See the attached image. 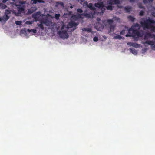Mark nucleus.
Listing matches in <instances>:
<instances>
[{"label":"nucleus","instance_id":"f257e3e1","mask_svg":"<svg viewBox=\"0 0 155 155\" xmlns=\"http://www.w3.org/2000/svg\"><path fill=\"white\" fill-rule=\"evenodd\" d=\"M153 23H155V21L151 19H147L144 22L141 23L144 29H150L152 31L155 32V25H152L151 24Z\"/></svg>","mask_w":155,"mask_h":155},{"label":"nucleus","instance_id":"f03ea898","mask_svg":"<svg viewBox=\"0 0 155 155\" xmlns=\"http://www.w3.org/2000/svg\"><path fill=\"white\" fill-rule=\"evenodd\" d=\"M143 35V31H139L137 29H135L134 27H131L128 30V33L125 35L126 37H135L137 36L139 37H142Z\"/></svg>","mask_w":155,"mask_h":155},{"label":"nucleus","instance_id":"7ed1b4c3","mask_svg":"<svg viewBox=\"0 0 155 155\" xmlns=\"http://www.w3.org/2000/svg\"><path fill=\"white\" fill-rule=\"evenodd\" d=\"M11 4L14 5L15 6H17V9L18 11L17 14H20L24 12L25 7V6L17 5L14 2H12Z\"/></svg>","mask_w":155,"mask_h":155},{"label":"nucleus","instance_id":"20e7f679","mask_svg":"<svg viewBox=\"0 0 155 155\" xmlns=\"http://www.w3.org/2000/svg\"><path fill=\"white\" fill-rule=\"evenodd\" d=\"M58 34L60 37L62 39H67L68 38L69 35L67 32V30L59 31Z\"/></svg>","mask_w":155,"mask_h":155},{"label":"nucleus","instance_id":"39448f33","mask_svg":"<svg viewBox=\"0 0 155 155\" xmlns=\"http://www.w3.org/2000/svg\"><path fill=\"white\" fill-rule=\"evenodd\" d=\"M95 14V12L90 11L88 13H84L82 14L83 16H85L87 18H93L94 15Z\"/></svg>","mask_w":155,"mask_h":155},{"label":"nucleus","instance_id":"423d86ee","mask_svg":"<svg viewBox=\"0 0 155 155\" xmlns=\"http://www.w3.org/2000/svg\"><path fill=\"white\" fill-rule=\"evenodd\" d=\"M142 43L143 44H147L149 45H150L152 46V48H153V47L154 45H154L155 42L153 41H147L145 42H143Z\"/></svg>","mask_w":155,"mask_h":155},{"label":"nucleus","instance_id":"0eeeda50","mask_svg":"<svg viewBox=\"0 0 155 155\" xmlns=\"http://www.w3.org/2000/svg\"><path fill=\"white\" fill-rule=\"evenodd\" d=\"M127 44L130 46H131L135 48L138 47L140 45H139L137 43H134L131 42H128L127 43Z\"/></svg>","mask_w":155,"mask_h":155},{"label":"nucleus","instance_id":"6e6552de","mask_svg":"<svg viewBox=\"0 0 155 155\" xmlns=\"http://www.w3.org/2000/svg\"><path fill=\"white\" fill-rule=\"evenodd\" d=\"M103 2H100L94 4L95 7L97 8H100L103 5Z\"/></svg>","mask_w":155,"mask_h":155},{"label":"nucleus","instance_id":"1a4fd4ad","mask_svg":"<svg viewBox=\"0 0 155 155\" xmlns=\"http://www.w3.org/2000/svg\"><path fill=\"white\" fill-rule=\"evenodd\" d=\"M96 27L97 28V29L98 30H100L103 28L104 26L98 22V23L97 24V26Z\"/></svg>","mask_w":155,"mask_h":155},{"label":"nucleus","instance_id":"9d476101","mask_svg":"<svg viewBox=\"0 0 155 155\" xmlns=\"http://www.w3.org/2000/svg\"><path fill=\"white\" fill-rule=\"evenodd\" d=\"M124 9L126 12H130L132 9V7L130 6H126L124 7Z\"/></svg>","mask_w":155,"mask_h":155},{"label":"nucleus","instance_id":"9b49d317","mask_svg":"<svg viewBox=\"0 0 155 155\" xmlns=\"http://www.w3.org/2000/svg\"><path fill=\"white\" fill-rule=\"evenodd\" d=\"M42 23L45 24L46 23V21H42L41 22V24H39L38 26L42 30H44V27Z\"/></svg>","mask_w":155,"mask_h":155},{"label":"nucleus","instance_id":"f8f14e48","mask_svg":"<svg viewBox=\"0 0 155 155\" xmlns=\"http://www.w3.org/2000/svg\"><path fill=\"white\" fill-rule=\"evenodd\" d=\"M130 52L132 53L133 54L135 55L137 54V51L134 48H130Z\"/></svg>","mask_w":155,"mask_h":155},{"label":"nucleus","instance_id":"ddd939ff","mask_svg":"<svg viewBox=\"0 0 155 155\" xmlns=\"http://www.w3.org/2000/svg\"><path fill=\"white\" fill-rule=\"evenodd\" d=\"M69 25L71 27H76L78 25V24L74 21H72L70 22L69 24Z\"/></svg>","mask_w":155,"mask_h":155},{"label":"nucleus","instance_id":"4468645a","mask_svg":"<svg viewBox=\"0 0 155 155\" xmlns=\"http://www.w3.org/2000/svg\"><path fill=\"white\" fill-rule=\"evenodd\" d=\"M2 18L3 20L5 21L9 19V15H5L3 16Z\"/></svg>","mask_w":155,"mask_h":155},{"label":"nucleus","instance_id":"2eb2a0df","mask_svg":"<svg viewBox=\"0 0 155 155\" xmlns=\"http://www.w3.org/2000/svg\"><path fill=\"white\" fill-rule=\"evenodd\" d=\"M124 39V38L123 37L119 35H117L115 36H114V39H118L119 40H121V39Z\"/></svg>","mask_w":155,"mask_h":155},{"label":"nucleus","instance_id":"dca6fc26","mask_svg":"<svg viewBox=\"0 0 155 155\" xmlns=\"http://www.w3.org/2000/svg\"><path fill=\"white\" fill-rule=\"evenodd\" d=\"M88 7L91 10H94L95 9V8L93 6V5L92 3H90L88 4Z\"/></svg>","mask_w":155,"mask_h":155},{"label":"nucleus","instance_id":"f3484780","mask_svg":"<svg viewBox=\"0 0 155 155\" xmlns=\"http://www.w3.org/2000/svg\"><path fill=\"white\" fill-rule=\"evenodd\" d=\"M106 6L104 5V4L103 5V6H102L101 8L100 9L101 10V13H104L105 11V10Z\"/></svg>","mask_w":155,"mask_h":155},{"label":"nucleus","instance_id":"a211bd4d","mask_svg":"<svg viewBox=\"0 0 155 155\" xmlns=\"http://www.w3.org/2000/svg\"><path fill=\"white\" fill-rule=\"evenodd\" d=\"M115 26L114 25H110V31H114V28H115Z\"/></svg>","mask_w":155,"mask_h":155},{"label":"nucleus","instance_id":"6ab92c4d","mask_svg":"<svg viewBox=\"0 0 155 155\" xmlns=\"http://www.w3.org/2000/svg\"><path fill=\"white\" fill-rule=\"evenodd\" d=\"M128 19L131 21L132 22H134L135 20V18L131 16H129L127 17Z\"/></svg>","mask_w":155,"mask_h":155},{"label":"nucleus","instance_id":"aec40b11","mask_svg":"<svg viewBox=\"0 0 155 155\" xmlns=\"http://www.w3.org/2000/svg\"><path fill=\"white\" fill-rule=\"evenodd\" d=\"M33 3L36 4L37 2H38L39 3H44V2L43 0H33Z\"/></svg>","mask_w":155,"mask_h":155},{"label":"nucleus","instance_id":"412c9836","mask_svg":"<svg viewBox=\"0 0 155 155\" xmlns=\"http://www.w3.org/2000/svg\"><path fill=\"white\" fill-rule=\"evenodd\" d=\"M107 23L110 25H112V24L114 22V21L113 19H107Z\"/></svg>","mask_w":155,"mask_h":155},{"label":"nucleus","instance_id":"4be33fe9","mask_svg":"<svg viewBox=\"0 0 155 155\" xmlns=\"http://www.w3.org/2000/svg\"><path fill=\"white\" fill-rule=\"evenodd\" d=\"M82 30L83 31H86L90 32L92 30L90 28H84L82 29Z\"/></svg>","mask_w":155,"mask_h":155},{"label":"nucleus","instance_id":"5701e85b","mask_svg":"<svg viewBox=\"0 0 155 155\" xmlns=\"http://www.w3.org/2000/svg\"><path fill=\"white\" fill-rule=\"evenodd\" d=\"M27 31L29 32H33L34 33H36L37 32V30L34 29H28Z\"/></svg>","mask_w":155,"mask_h":155},{"label":"nucleus","instance_id":"b1692460","mask_svg":"<svg viewBox=\"0 0 155 155\" xmlns=\"http://www.w3.org/2000/svg\"><path fill=\"white\" fill-rule=\"evenodd\" d=\"M36 8H35L34 10V8H32L29 9H28V12L30 13H32L34 11H35L36 10Z\"/></svg>","mask_w":155,"mask_h":155},{"label":"nucleus","instance_id":"393cba45","mask_svg":"<svg viewBox=\"0 0 155 155\" xmlns=\"http://www.w3.org/2000/svg\"><path fill=\"white\" fill-rule=\"evenodd\" d=\"M113 7L112 5H108L107 6H106V8L107 10H112L113 9Z\"/></svg>","mask_w":155,"mask_h":155},{"label":"nucleus","instance_id":"a878e982","mask_svg":"<svg viewBox=\"0 0 155 155\" xmlns=\"http://www.w3.org/2000/svg\"><path fill=\"white\" fill-rule=\"evenodd\" d=\"M114 5L118 4L120 3L119 0H113Z\"/></svg>","mask_w":155,"mask_h":155},{"label":"nucleus","instance_id":"bb28decb","mask_svg":"<svg viewBox=\"0 0 155 155\" xmlns=\"http://www.w3.org/2000/svg\"><path fill=\"white\" fill-rule=\"evenodd\" d=\"M25 3H26V1L20 0L19 2V4L18 5H23L25 4Z\"/></svg>","mask_w":155,"mask_h":155},{"label":"nucleus","instance_id":"cd10ccee","mask_svg":"<svg viewBox=\"0 0 155 155\" xmlns=\"http://www.w3.org/2000/svg\"><path fill=\"white\" fill-rule=\"evenodd\" d=\"M113 21H118L120 20V19L118 17L114 16L113 17Z\"/></svg>","mask_w":155,"mask_h":155},{"label":"nucleus","instance_id":"c85d7f7f","mask_svg":"<svg viewBox=\"0 0 155 155\" xmlns=\"http://www.w3.org/2000/svg\"><path fill=\"white\" fill-rule=\"evenodd\" d=\"M107 3L110 5H114L113 0H109L107 1Z\"/></svg>","mask_w":155,"mask_h":155},{"label":"nucleus","instance_id":"c756f323","mask_svg":"<svg viewBox=\"0 0 155 155\" xmlns=\"http://www.w3.org/2000/svg\"><path fill=\"white\" fill-rule=\"evenodd\" d=\"M60 16V15L59 14H57L55 15V18L57 20L59 19V17Z\"/></svg>","mask_w":155,"mask_h":155},{"label":"nucleus","instance_id":"7c9ffc66","mask_svg":"<svg viewBox=\"0 0 155 155\" xmlns=\"http://www.w3.org/2000/svg\"><path fill=\"white\" fill-rule=\"evenodd\" d=\"M11 13V11L10 10H7L6 11V12L5 13V15H9Z\"/></svg>","mask_w":155,"mask_h":155},{"label":"nucleus","instance_id":"2f4dec72","mask_svg":"<svg viewBox=\"0 0 155 155\" xmlns=\"http://www.w3.org/2000/svg\"><path fill=\"white\" fill-rule=\"evenodd\" d=\"M77 16V19H79V18H83L82 17V16H83L82 15V14H78L76 15Z\"/></svg>","mask_w":155,"mask_h":155},{"label":"nucleus","instance_id":"473e14b6","mask_svg":"<svg viewBox=\"0 0 155 155\" xmlns=\"http://www.w3.org/2000/svg\"><path fill=\"white\" fill-rule=\"evenodd\" d=\"M144 13V12L143 11L141 10L139 12V15L140 16H143V15Z\"/></svg>","mask_w":155,"mask_h":155},{"label":"nucleus","instance_id":"72a5a7b5","mask_svg":"<svg viewBox=\"0 0 155 155\" xmlns=\"http://www.w3.org/2000/svg\"><path fill=\"white\" fill-rule=\"evenodd\" d=\"M22 22L21 21H15V24L17 25H21Z\"/></svg>","mask_w":155,"mask_h":155},{"label":"nucleus","instance_id":"f704fd0d","mask_svg":"<svg viewBox=\"0 0 155 155\" xmlns=\"http://www.w3.org/2000/svg\"><path fill=\"white\" fill-rule=\"evenodd\" d=\"M93 40L95 42H97L98 40V38L97 37H95L93 38Z\"/></svg>","mask_w":155,"mask_h":155},{"label":"nucleus","instance_id":"c9c22d12","mask_svg":"<svg viewBox=\"0 0 155 155\" xmlns=\"http://www.w3.org/2000/svg\"><path fill=\"white\" fill-rule=\"evenodd\" d=\"M77 16L76 15H75L73 16L71 18L73 19H74L75 20H77L78 19H77Z\"/></svg>","mask_w":155,"mask_h":155},{"label":"nucleus","instance_id":"e433bc0d","mask_svg":"<svg viewBox=\"0 0 155 155\" xmlns=\"http://www.w3.org/2000/svg\"><path fill=\"white\" fill-rule=\"evenodd\" d=\"M56 3L60 4L61 6H64V3L63 2H56Z\"/></svg>","mask_w":155,"mask_h":155},{"label":"nucleus","instance_id":"4c0bfd02","mask_svg":"<svg viewBox=\"0 0 155 155\" xmlns=\"http://www.w3.org/2000/svg\"><path fill=\"white\" fill-rule=\"evenodd\" d=\"M77 11L78 12L80 13H82L83 12L82 10L80 8L77 9Z\"/></svg>","mask_w":155,"mask_h":155},{"label":"nucleus","instance_id":"58836bf2","mask_svg":"<svg viewBox=\"0 0 155 155\" xmlns=\"http://www.w3.org/2000/svg\"><path fill=\"white\" fill-rule=\"evenodd\" d=\"M125 30H122L120 32V34L121 35H123L125 33Z\"/></svg>","mask_w":155,"mask_h":155},{"label":"nucleus","instance_id":"ea45409f","mask_svg":"<svg viewBox=\"0 0 155 155\" xmlns=\"http://www.w3.org/2000/svg\"><path fill=\"white\" fill-rule=\"evenodd\" d=\"M139 27V28H140L139 25L138 23H136V24L134 26H132V27H134H134Z\"/></svg>","mask_w":155,"mask_h":155},{"label":"nucleus","instance_id":"a19ab883","mask_svg":"<svg viewBox=\"0 0 155 155\" xmlns=\"http://www.w3.org/2000/svg\"><path fill=\"white\" fill-rule=\"evenodd\" d=\"M88 5V4L87 2H84V6H86L87 7Z\"/></svg>","mask_w":155,"mask_h":155},{"label":"nucleus","instance_id":"79ce46f5","mask_svg":"<svg viewBox=\"0 0 155 155\" xmlns=\"http://www.w3.org/2000/svg\"><path fill=\"white\" fill-rule=\"evenodd\" d=\"M143 2L145 4H147L148 2V0H143Z\"/></svg>","mask_w":155,"mask_h":155},{"label":"nucleus","instance_id":"37998d69","mask_svg":"<svg viewBox=\"0 0 155 155\" xmlns=\"http://www.w3.org/2000/svg\"><path fill=\"white\" fill-rule=\"evenodd\" d=\"M65 27V25L64 24H63L61 28V30H62L64 29Z\"/></svg>","mask_w":155,"mask_h":155},{"label":"nucleus","instance_id":"c03bdc74","mask_svg":"<svg viewBox=\"0 0 155 155\" xmlns=\"http://www.w3.org/2000/svg\"><path fill=\"white\" fill-rule=\"evenodd\" d=\"M26 23L28 24H31L32 22L31 21H27L26 22Z\"/></svg>","mask_w":155,"mask_h":155},{"label":"nucleus","instance_id":"a18cd8bd","mask_svg":"<svg viewBox=\"0 0 155 155\" xmlns=\"http://www.w3.org/2000/svg\"><path fill=\"white\" fill-rule=\"evenodd\" d=\"M117 7H118L119 8H123V6H122L121 5L120 6L119 5H117Z\"/></svg>","mask_w":155,"mask_h":155},{"label":"nucleus","instance_id":"49530a36","mask_svg":"<svg viewBox=\"0 0 155 155\" xmlns=\"http://www.w3.org/2000/svg\"><path fill=\"white\" fill-rule=\"evenodd\" d=\"M139 8H144V7L143 6H142L141 5H139Z\"/></svg>","mask_w":155,"mask_h":155},{"label":"nucleus","instance_id":"de8ad7c7","mask_svg":"<svg viewBox=\"0 0 155 155\" xmlns=\"http://www.w3.org/2000/svg\"><path fill=\"white\" fill-rule=\"evenodd\" d=\"M97 21L99 22V21H100L101 20V19H100L99 18L97 17Z\"/></svg>","mask_w":155,"mask_h":155},{"label":"nucleus","instance_id":"09e8293b","mask_svg":"<svg viewBox=\"0 0 155 155\" xmlns=\"http://www.w3.org/2000/svg\"><path fill=\"white\" fill-rule=\"evenodd\" d=\"M130 2H135V0H129Z\"/></svg>","mask_w":155,"mask_h":155},{"label":"nucleus","instance_id":"8fccbe9b","mask_svg":"<svg viewBox=\"0 0 155 155\" xmlns=\"http://www.w3.org/2000/svg\"><path fill=\"white\" fill-rule=\"evenodd\" d=\"M3 21V18H2L0 17V21Z\"/></svg>","mask_w":155,"mask_h":155},{"label":"nucleus","instance_id":"3c124183","mask_svg":"<svg viewBox=\"0 0 155 155\" xmlns=\"http://www.w3.org/2000/svg\"><path fill=\"white\" fill-rule=\"evenodd\" d=\"M153 0H148V2H152Z\"/></svg>","mask_w":155,"mask_h":155},{"label":"nucleus","instance_id":"603ef678","mask_svg":"<svg viewBox=\"0 0 155 155\" xmlns=\"http://www.w3.org/2000/svg\"><path fill=\"white\" fill-rule=\"evenodd\" d=\"M36 14L33 15V17H34V18H35V17H36Z\"/></svg>","mask_w":155,"mask_h":155},{"label":"nucleus","instance_id":"864d4df0","mask_svg":"<svg viewBox=\"0 0 155 155\" xmlns=\"http://www.w3.org/2000/svg\"><path fill=\"white\" fill-rule=\"evenodd\" d=\"M153 48H154L153 49L154 50H155V45H154V46H153Z\"/></svg>","mask_w":155,"mask_h":155},{"label":"nucleus","instance_id":"5fc2aeb1","mask_svg":"<svg viewBox=\"0 0 155 155\" xmlns=\"http://www.w3.org/2000/svg\"><path fill=\"white\" fill-rule=\"evenodd\" d=\"M147 34L149 35H151V34L150 33H148Z\"/></svg>","mask_w":155,"mask_h":155},{"label":"nucleus","instance_id":"6e6d98bb","mask_svg":"<svg viewBox=\"0 0 155 155\" xmlns=\"http://www.w3.org/2000/svg\"><path fill=\"white\" fill-rule=\"evenodd\" d=\"M71 8H72V6H71Z\"/></svg>","mask_w":155,"mask_h":155},{"label":"nucleus","instance_id":"4d7b16f0","mask_svg":"<svg viewBox=\"0 0 155 155\" xmlns=\"http://www.w3.org/2000/svg\"><path fill=\"white\" fill-rule=\"evenodd\" d=\"M6 5H5V7L4 8H5V7H6Z\"/></svg>","mask_w":155,"mask_h":155},{"label":"nucleus","instance_id":"13d9d810","mask_svg":"<svg viewBox=\"0 0 155 155\" xmlns=\"http://www.w3.org/2000/svg\"><path fill=\"white\" fill-rule=\"evenodd\" d=\"M13 1H15V0H13Z\"/></svg>","mask_w":155,"mask_h":155}]
</instances>
